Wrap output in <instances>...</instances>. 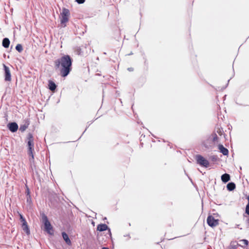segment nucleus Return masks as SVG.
Wrapping results in <instances>:
<instances>
[{
	"mask_svg": "<svg viewBox=\"0 0 249 249\" xmlns=\"http://www.w3.org/2000/svg\"><path fill=\"white\" fill-rule=\"evenodd\" d=\"M75 51L79 55L81 53V49L80 48L78 47L76 49Z\"/></svg>",
	"mask_w": 249,
	"mask_h": 249,
	"instance_id": "obj_21",
	"label": "nucleus"
},
{
	"mask_svg": "<svg viewBox=\"0 0 249 249\" xmlns=\"http://www.w3.org/2000/svg\"><path fill=\"white\" fill-rule=\"evenodd\" d=\"M247 199H248V204L246 205V213L249 215V195L247 196Z\"/></svg>",
	"mask_w": 249,
	"mask_h": 249,
	"instance_id": "obj_17",
	"label": "nucleus"
},
{
	"mask_svg": "<svg viewBox=\"0 0 249 249\" xmlns=\"http://www.w3.org/2000/svg\"><path fill=\"white\" fill-rule=\"evenodd\" d=\"M102 249H109L108 248L103 247Z\"/></svg>",
	"mask_w": 249,
	"mask_h": 249,
	"instance_id": "obj_26",
	"label": "nucleus"
},
{
	"mask_svg": "<svg viewBox=\"0 0 249 249\" xmlns=\"http://www.w3.org/2000/svg\"><path fill=\"white\" fill-rule=\"evenodd\" d=\"M217 139V136L216 135H215V136L213 138V141H214Z\"/></svg>",
	"mask_w": 249,
	"mask_h": 249,
	"instance_id": "obj_25",
	"label": "nucleus"
},
{
	"mask_svg": "<svg viewBox=\"0 0 249 249\" xmlns=\"http://www.w3.org/2000/svg\"><path fill=\"white\" fill-rule=\"evenodd\" d=\"M19 216H20V220L21 222H24L25 221H26L25 219L23 217V216H22V215L21 214L19 213Z\"/></svg>",
	"mask_w": 249,
	"mask_h": 249,
	"instance_id": "obj_22",
	"label": "nucleus"
},
{
	"mask_svg": "<svg viewBox=\"0 0 249 249\" xmlns=\"http://www.w3.org/2000/svg\"><path fill=\"white\" fill-rule=\"evenodd\" d=\"M3 67L4 71V77L6 81H11V75L9 68L6 66L4 64H3Z\"/></svg>",
	"mask_w": 249,
	"mask_h": 249,
	"instance_id": "obj_7",
	"label": "nucleus"
},
{
	"mask_svg": "<svg viewBox=\"0 0 249 249\" xmlns=\"http://www.w3.org/2000/svg\"><path fill=\"white\" fill-rule=\"evenodd\" d=\"M34 137L31 134H29L27 137V149L28 154L31 156L32 159H34Z\"/></svg>",
	"mask_w": 249,
	"mask_h": 249,
	"instance_id": "obj_2",
	"label": "nucleus"
},
{
	"mask_svg": "<svg viewBox=\"0 0 249 249\" xmlns=\"http://www.w3.org/2000/svg\"><path fill=\"white\" fill-rule=\"evenodd\" d=\"M16 49L20 53L23 51V47L22 45L20 44H18L17 45L16 47Z\"/></svg>",
	"mask_w": 249,
	"mask_h": 249,
	"instance_id": "obj_18",
	"label": "nucleus"
},
{
	"mask_svg": "<svg viewBox=\"0 0 249 249\" xmlns=\"http://www.w3.org/2000/svg\"><path fill=\"white\" fill-rule=\"evenodd\" d=\"M9 130L12 132H15L17 131L18 129V125L16 123H11L8 124Z\"/></svg>",
	"mask_w": 249,
	"mask_h": 249,
	"instance_id": "obj_8",
	"label": "nucleus"
},
{
	"mask_svg": "<svg viewBox=\"0 0 249 249\" xmlns=\"http://www.w3.org/2000/svg\"><path fill=\"white\" fill-rule=\"evenodd\" d=\"M54 65L57 68L61 67L60 75L62 77H65L69 74L71 70L72 59L70 55H64L54 61Z\"/></svg>",
	"mask_w": 249,
	"mask_h": 249,
	"instance_id": "obj_1",
	"label": "nucleus"
},
{
	"mask_svg": "<svg viewBox=\"0 0 249 249\" xmlns=\"http://www.w3.org/2000/svg\"><path fill=\"white\" fill-rule=\"evenodd\" d=\"M42 222L44 225L45 231L49 234L53 235V230L52 226L49 222L47 216L43 214L42 215Z\"/></svg>",
	"mask_w": 249,
	"mask_h": 249,
	"instance_id": "obj_4",
	"label": "nucleus"
},
{
	"mask_svg": "<svg viewBox=\"0 0 249 249\" xmlns=\"http://www.w3.org/2000/svg\"><path fill=\"white\" fill-rule=\"evenodd\" d=\"M218 149L220 150V152L222 153L224 155L227 156L229 154L228 150L225 148L223 145L219 144Z\"/></svg>",
	"mask_w": 249,
	"mask_h": 249,
	"instance_id": "obj_10",
	"label": "nucleus"
},
{
	"mask_svg": "<svg viewBox=\"0 0 249 249\" xmlns=\"http://www.w3.org/2000/svg\"><path fill=\"white\" fill-rule=\"evenodd\" d=\"M10 45V40L8 38H4L2 40V46L5 48H7L9 47Z\"/></svg>",
	"mask_w": 249,
	"mask_h": 249,
	"instance_id": "obj_15",
	"label": "nucleus"
},
{
	"mask_svg": "<svg viewBox=\"0 0 249 249\" xmlns=\"http://www.w3.org/2000/svg\"><path fill=\"white\" fill-rule=\"evenodd\" d=\"M70 16V11L66 8H63L62 12L61 13V24L62 27H65L67 26L66 23L68 22Z\"/></svg>",
	"mask_w": 249,
	"mask_h": 249,
	"instance_id": "obj_3",
	"label": "nucleus"
},
{
	"mask_svg": "<svg viewBox=\"0 0 249 249\" xmlns=\"http://www.w3.org/2000/svg\"><path fill=\"white\" fill-rule=\"evenodd\" d=\"M27 127L28 126L25 124L21 125L19 128V130L21 131V132H23L27 129Z\"/></svg>",
	"mask_w": 249,
	"mask_h": 249,
	"instance_id": "obj_20",
	"label": "nucleus"
},
{
	"mask_svg": "<svg viewBox=\"0 0 249 249\" xmlns=\"http://www.w3.org/2000/svg\"><path fill=\"white\" fill-rule=\"evenodd\" d=\"M76 1L79 4H82L85 1V0H76Z\"/></svg>",
	"mask_w": 249,
	"mask_h": 249,
	"instance_id": "obj_23",
	"label": "nucleus"
},
{
	"mask_svg": "<svg viewBox=\"0 0 249 249\" xmlns=\"http://www.w3.org/2000/svg\"><path fill=\"white\" fill-rule=\"evenodd\" d=\"M239 242H241L242 244H243V247L247 246L249 244V241L246 239L241 240H240Z\"/></svg>",
	"mask_w": 249,
	"mask_h": 249,
	"instance_id": "obj_19",
	"label": "nucleus"
},
{
	"mask_svg": "<svg viewBox=\"0 0 249 249\" xmlns=\"http://www.w3.org/2000/svg\"><path fill=\"white\" fill-rule=\"evenodd\" d=\"M197 163L200 165L208 167L209 165V162L200 155H197L195 157Z\"/></svg>",
	"mask_w": 249,
	"mask_h": 249,
	"instance_id": "obj_5",
	"label": "nucleus"
},
{
	"mask_svg": "<svg viewBox=\"0 0 249 249\" xmlns=\"http://www.w3.org/2000/svg\"><path fill=\"white\" fill-rule=\"evenodd\" d=\"M48 88L52 92H54L56 88V85L53 81L50 80L48 81Z\"/></svg>",
	"mask_w": 249,
	"mask_h": 249,
	"instance_id": "obj_9",
	"label": "nucleus"
},
{
	"mask_svg": "<svg viewBox=\"0 0 249 249\" xmlns=\"http://www.w3.org/2000/svg\"><path fill=\"white\" fill-rule=\"evenodd\" d=\"M107 226L105 224H102L98 225L97 229L100 231H103L107 230Z\"/></svg>",
	"mask_w": 249,
	"mask_h": 249,
	"instance_id": "obj_14",
	"label": "nucleus"
},
{
	"mask_svg": "<svg viewBox=\"0 0 249 249\" xmlns=\"http://www.w3.org/2000/svg\"><path fill=\"white\" fill-rule=\"evenodd\" d=\"M227 188L229 191H232L235 188V184L233 182L229 183L227 185Z\"/></svg>",
	"mask_w": 249,
	"mask_h": 249,
	"instance_id": "obj_16",
	"label": "nucleus"
},
{
	"mask_svg": "<svg viewBox=\"0 0 249 249\" xmlns=\"http://www.w3.org/2000/svg\"><path fill=\"white\" fill-rule=\"evenodd\" d=\"M62 235L63 239L65 240L66 243L68 245H70V246L71 245V241L70 239L68 234L66 232H63L62 233Z\"/></svg>",
	"mask_w": 249,
	"mask_h": 249,
	"instance_id": "obj_11",
	"label": "nucleus"
},
{
	"mask_svg": "<svg viewBox=\"0 0 249 249\" xmlns=\"http://www.w3.org/2000/svg\"><path fill=\"white\" fill-rule=\"evenodd\" d=\"M128 70L129 71H133V68H128Z\"/></svg>",
	"mask_w": 249,
	"mask_h": 249,
	"instance_id": "obj_24",
	"label": "nucleus"
},
{
	"mask_svg": "<svg viewBox=\"0 0 249 249\" xmlns=\"http://www.w3.org/2000/svg\"><path fill=\"white\" fill-rule=\"evenodd\" d=\"M22 228L23 230L24 231H25L27 234H30V230L28 228V224H27L26 221H25L24 222H22Z\"/></svg>",
	"mask_w": 249,
	"mask_h": 249,
	"instance_id": "obj_12",
	"label": "nucleus"
},
{
	"mask_svg": "<svg viewBox=\"0 0 249 249\" xmlns=\"http://www.w3.org/2000/svg\"><path fill=\"white\" fill-rule=\"evenodd\" d=\"M207 222L208 225L211 227H215L219 224L218 219H215L212 215L208 216Z\"/></svg>",
	"mask_w": 249,
	"mask_h": 249,
	"instance_id": "obj_6",
	"label": "nucleus"
},
{
	"mask_svg": "<svg viewBox=\"0 0 249 249\" xmlns=\"http://www.w3.org/2000/svg\"><path fill=\"white\" fill-rule=\"evenodd\" d=\"M230 179V176L227 173H225L222 175L221 180L223 182H227Z\"/></svg>",
	"mask_w": 249,
	"mask_h": 249,
	"instance_id": "obj_13",
	"label": "nucleus"
}]
</instances>
